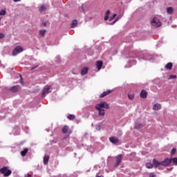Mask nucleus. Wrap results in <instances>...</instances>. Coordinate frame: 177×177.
I'll use <instances>...</instances> for the list:
<instances>
[{
  "label": "nucleus",
  "instance_id": "f257e3e1",
  "mask_svg": "<svg viewBox=\"0 0 177 177\" xmlns=\"http://www.w3.org/2000/svg\"><path fill=\"white\" fill-rule=\"evenodd\" d=\"M95 109L97 110L100 117H104V109L109 110V109H110V105L107 102L102 101L95 105Z\"/></svg>",
  "mask_w": 177,
  "mask_h": 177
},
{
  "label": "nucleus",
  "instance_id": "f03ea898",
  "mask_svg": "<svg viewBox=\"0 0 177 177\" xmlns=\"http://www.w3.org/2000/svg\"><path fill=\"white\" fill-rule=\"evenodd\" d=\"M151 24L153 26V27H161V21H160V19L158 17H153L151 21Z\"/></svg>",
  "mask_w": 177,
  "mask_h": 177
},
{
  "label": "nucleus",
  "instance_id": "7ed1b4c3",
  "mask_svg": "<svg viewBox=\"0 0 177 177\" xmlns=\"http://www.w3.org/2000/svg\"><path fill=\"white\" fill-rule=\"evenodd\" d=\"M117 17V14H114L112 17H110V19H109V21H110L109 24H111V26H113V24H115V23H117V21H118V20H120V19H121V17H122V16H121V15H119L117 17ZM113 19H115L113 21L111 22V21Z\"/></svg>",
  "mask_w": 177,
  "mask_h": 177
},
{
  "label": "nucleus",
  "instance_id": "20e7f679",
  "mask_svg": "<svg viewBox=\"0 0 177 177\" xmlns=\"http://www.w3.org/2000/svg\"><path fill=\"white\" fill-rule=\"evenodd\" d=\"M0 172L3 174V176H9L12 174V171L6 167L1 168Z\"/></svg>",
  "mask_w": 177,
  "mask_h": 177
},
{
  "label": "nucleus",
  "instance_id": "39448f33",
  "mask_svg": "<svg viewBox=\"0 0 177 177\" xmlns=\"http://www.w3.org/2000/svg\"><path fill=\"white\" fill-rule=\"evenodd\" d=\"M50 92H52V87H50V86H46L43 90L41 97H45V96L48 95V93H50Z\"/></svg>",
  "mask_w": 177,
  "mask_h": 177
},
{
  "label": "nucleus",
  "instance_id": "423d86ee",
  "mask_svg": "<svg viewBox=\"0 0 177 177\" xmlns=\"http://www.w3.org/2000/svg\"><path fill=\"white\" fill-rule=\"evenodd\" d=\"M24 49L23 47L18 46L12 50V56H17L19 53H21Z\"/></svg>",
  "mask_w": 177,
  "mask_h": 177
},
{
  "label": "nucleus",
  "instance_id": "0eeeda50",
  "mask_svg": "<svg viewBox=\"0 0 177 177\" xmlns=\"http://www.w3.org/2000/svg\"><path fill=\"white\" fill-rule=\"evenodd\" d=\"M171 160L170 159H165V160L160 162V165H162V167H168V165H169V164H171Z\"/></svg>",
  "mask_w": 177,
  "mask_h": 177
},
{
  "label": "nucleus",
  "instance_id": "6e6552de",
  "mask_svg": "<svg viewBox=\"0 0 177 177\" xmlns=\"http://www.w3.org/2000/svg\"><path fill=\"white\" fill-rule=\"evenodd\" d=\"M109 140L111 143H113V145H118V143H120V140L116 137H111Z\"/></svg>",
  "mask_w": 177,
  "mask_h": 177
},
{
  "label": "nucleus",
  "instance_id": "1a4fd4ad",
  "mask_svg": "<svg viewBox=\"0 0 177 177\" xmlns=\"http://www.w3.org/2000/svg\"><path fill=\"white\" fill-rule=\"evenodd\" d=\"M121 161H122V155H118L116 157L115 167H118L120 165V164L121 163Z\"/></svg>",
  "mask_w": 177,
  "mask_h": 177
},
{
  "label": "nucleus",
  "instance_id": "9d476101",
  "mask_svg": "<svg viewBox=\"0 0 177 177\" xmlns=\"http://www.w3.org/2000/svg\"><path fill=\"white\" fill-rule=\"evenodd\" d=\"M153 110H154L155 111H158V110H161V104L158 103L153 104Z\"/></svg>",
  "mask_w": 177,
  "mask_h": 177
},
{
  "label": "nucleus",
  "instance_id": "9b49d317",
  "mask_svg": "<svg viewBox=\"0 0 177 177\" xmlns=\"http://www.w3.org/2000/svg\"><path fill=\"white\" fill-rule=\"evenodd\" d=\"M81 9L84 13H86V12H88V10L89 9V6H88V4H82L81 6Z\"/></svg>",
  "mask_w": 177,
  "mask_h": 177
},
{
  "label": "nucleus",
  "instance_id": "f8f14e48",
  "mask_svg": "<svg viewBox=\"0 0 177 177\" xmlns=\"http://www.w3.org/2000/svg\"><path fill=\"white\" fill-rule=\"evenodd\" d=\"M102 66H103V62L97 61L96 63V67H97L98 71H100V70H102Z\"/></svg>",
  "mask_w": 177,
  "mask_h": 177
},
{
  "label": "nucleus",
  "instance_id": "ddd939ff",
  "mask_svg": "<svg viewBox=\"0 0 177 177\" xmlns=\"http://www.w3.org/2000/svg\"><path fill=\"white\" fill-rule=\"evenodd\" d=\"M140 97L142 99H146L147 97V91L142 90L140 94Z\"/></svg>",
  "mask_w": 177,
  "mask_h": 177
},
{
  "label": "nucleus",
  "instance_id": "4468645a",
  "mask_svg": "<svg viewBox=\"0 0 177 177\" xmlns=\"http://www.w3.org/2000/svg\"><path fill=\"white\" fill-rule=\"evenodd\" d=\"M111 92V90L104 91L102 94H100V97H101V98L105 97V96H107V95H110Z\"/></svg>",
  "mask_w": 177,
  "mask_h": 177
},
{
  "label": "nucleus",
  "instance_id": "2eb2a0df",
  "mask_svg": "<svg viewBox=\"0 0 177 177\" xmlns=\"http://www.w3.org/2000/svg\"><path fill=\"white\" fill-rule=\"evenodd\" d=\"M161 165V162H158V160L153 159V166L155 167V168H157V167H160Z\"/></svg>",
  "mask_w": 177,
  "mask_h": 177
},
{
  "label": "nucleus",
  "instance_id": "dca6fc26",
  "mask_svg": "<svg viewBox=\"0 0 177 177\" xmlns=\"http://www.w3.org/2000/svg\"><path fill=\"white\" fill-rule=\"evenodd\" d=\"M62 132H63V133H67V132L69 133H71V131H70V130L68 129V126H67V125H65V126L62 128Z\"/></svg>",
  "mask_w": 177,
  "mask_h": 177
},
{
  "label": "nucleus",
  "instance_id": "f3484780",
  "mask_svg": "<svg viewBox=\"0 0 177 177\" xmlns=\"http://www.w3.org/2000/svg\"><path fill=\"white\" fill-rule=\"evenodd\" d=\"M86 74H88V68L84 67L81 70V75H85Z\"/></svg>",
  "mask_w": 177,
  "mask_h": 177
},
{
  "label": "nucleus",
  "instance_id": "a211bd4d",
  "mask_svg": "<svg viewBox=\"0 0 177 177\" xmlns=\"http://www.w3.org/2000/svg\"><path fill=\"white\" fill-rule=\"evenodd\" d=\"M110 15V10H108L105 12V15L104 19L105 21L109 20V16Z\"/></svg>",
  "mask_w": 177,
  "mask_h": 177
},
{
  "label": "nucleus",
  "instance_id": "6ab92c4d",
  "mask_svg": "<svg viewBox=\"0 0 177 177\" xmlns=\"http://www.w3.org/2000/svg\"><path fill=\"white\" fill-rule=\"evenodd\" d=\"M172 66H173V64L171 62H169L166 64L165 66V68L167 70H172Z\"/></svg>",
  "mask_w": 177,
  "mask_h": 177
},
{
  "label": "nucleus",
  "instance_id": "aec40b11",
  "mask_svg": "<svg viewBox=\"0 0 177 177\" xmlns=\"http://www.w3.org/2000/svg\"><path fill=\"white\" fill-rule=\"evenodd\" d=\"M167 13H168V15H172V13H174V8L172 7H168L167 8Z\"/></svg>",
  "mask_w": 177,
  "mask_h": 177
},
{
  "label": "nucleus",
  "instance_id": "412c9836",
  "mask_svg": "<svg viewBox=\"0 0 177 177\" xmlns=\"http://www.w3.org/2000/svg\"><path fill=\"white\" fill-rule=\"evenodd\" d=\"M77 25H78V21L75 19L72 21L71 28H75V27H77Z\"/></svg>",
  "mask_w": 177,
  "mask_h": 177
},
{
  "label": "nucleus",
  "instance_id": "4be33fe9",
  "mask_svg": "<svg viewBox=\"0 0 177 177\" xmlns=\"http://www.w3.org/2000/svg\"><path fill=\"white\" fill-rule=\"evenodd\" d=\"M48 161H49V156H47V155L44 156V164L45 165H46V164H48Z\"/></svg>",
  "mask_w": 177,
  "mask_h": 177
},
{
  "label": "nucleus",
  "instance_id": "5701e85b",
  "mask_svg": "<svg viewBox=\"0 0 177 177\" xmlns=\"http://www.w3.org/2000/svg\"><path fill=\"white\" fill-rule=\"evenodd\" d=\"M19 91V86H14L11 88L12 92H17Z\"/></svg>",
  "mask_w": 177,
  "mask_h": 177
},
{
  "label": "nucleus",
  "instance_id": "b1692460",
  "mask_svg": "<svg viewBox=\"0 0 177 177\" xmlns=\"http://www.w3.org/2000/svg\"><path fill=\"white\" fill-rule=\"evenodd\" d=\"M28 151V149H25L24 151H21V154L22 157H24V156H26V154H27Z\"/></svg>",
  "mask_w": 177,
  "mask_h": 177
},
{
  "label": "nucleus",
  "instance_id": "393cba45",
  "mask_svg": "<svg viewBox=\"0 0 177 177\" xmlns=\"http://www.w3.org/2000/svg\"><path fill=\"white\" fill-rule=\"evenodd\" d=\"M45 32H46V30H39V35L41 37H44V35H45Z\"/></svg>",
  "mask_w": 177,
  "mask_h": 177
},
{
  "label": "nucleus",
  "instance_id": "a878e982",
  "mask_svg": "<svg viewBox=\"0 0 177 177\" xmlns=\"http://www.w3.org/2000/svg\"><path fill=\"white\" fill-rule=\"evenodd\" d=\"M46 9V8H45V6H39V10L40 12H45V10Z\"/></svg>",
  "mask_w": 177,
  "mask_h": 177
},
{
  "label": "nucleus",
  "instance_id": "bb28decb",
  "mask_svg": "<svg viewBox=\"0 0 177 177\" xmlns=\"http://www.w3.org/2000/svg\"><path fill=\"white\" fill-rule=\"evenodd\" d=\"M171 161H172L174 165H177V158H171Z\"/></svg>",
  "mask_w": 177,
  "mask_h": 177
},
{
  "label": "nucleus",
  "instance_id": "cd10ccee",
  "mask_svg": "<svg viewBox=\"0 0 177 177\" xmlns=\"http://www.w3.org/2000/svg\"><path fill=\"white\" fill-rule=\"evenodd\" d=\"M5 15H6V10H1L0 11V16H5Z\"/></svg>",
  "mask_w": 177,
  "mask_h": 177
},
{
  "label": "nucleus",
  "instance_id": "c85d7f7f",
  "mask_svg": "<svg viewBox=\"0 0 177 177\" xmlns=\"http://www.w3.org/2000/svg\"><path fill=\"white\" fill-rule=\"evenodd\" d=\"M68 120H73L74 118H75V116L74 115H68Z\"/></svg>",
  "mask_w": 177,
  "mask_h": 177
},
{
  "label": "nucleus",
  "instance_id": "c756f323",
  "mask_svg": "<svg viewBox=\"0 0 177 177\" xmlns=\"http://www.w3.org/2000/svg\"><path fill=\"white\" fill-rule=\"evenodd\" d=\"M175 78H176V75H171L169 76L168 80H174Z\"/></svg>",
  "mask_w": 177,
  "mask_h": 177
},
{
  "label": "nucleus",
  "instance_id": "7c9ffc66",
  "mask_svg": "<svg viewBox=\"0 0 177 177\" xmlns=\"http://www.w3.org/2000/svg\"><path fill=\"white\" fill-rule=\"evenodd\" d=\"M128 97L130 100H132L135 97V95L133 94H128Z\"/></svg>",
  "mask_w": 177,
  "mask_h": 177
},
{
  "label": "nucleus",
  "instance_id": "2f4dec72",
  "mask_svg": "<svg viewBox=\"0 0 177 177\" xmlns=\"http://www.w3.org/2000/svg\"><path fill=\"white\" fill-rule=\"evenodd\" d=\"M95 129H96L97 131H100V129H102V126H100V124H97V125L95 126Z\"/></svg>",
  "mask_w": 177,
  "mask_h": 177
},
{
  "label": "nucleus",
  "instance_id": "473e14b6",
  "mask_svg": "<svg viewBox=\"0 0 177 177\" xmlns=\"http://www.w3.org/2000/svg\"><path fill=\"white\" fill-rule=\"evenodd\" d=\"M146 167H147V168H149V169H151V168H152L153 166V164H151V163H147V164H146Z\"/></svg>",
  "mask_w": 177,
  "mask_h": 177
},
{
  "label": "nucleus",
  "instance_id": "72a5a7b5",
  "mask_svg": "<svg viewBox=\"0 0 177 177\" xmlns=\"http://www.w3.org/2000/svg\"><path fill=\"white\" fill-rule=\"evenodd\" d=\"M142 127H143L142 124H139V123H136L135 125V128H142Z\"/></svg>",
  "mask_w": 177,
  "mask_h": 177
},
{
  "label": "nucleus",
  "instance_id": "f704fd0d",
  "mask_svg": "<svg viewBox=\"0 0 177 177\" xmlns=\"http://www.w3.org/2000/svg\"><path fill=\"white\" fill-rule=\"evenodd\" d=\"M175 153H176V149L174 148V149H172L171 153L175 154Z\"/></svg>",
  "mask_w": 177,
  "mask_h": 177
},
{
  "label": "nucleus",
  "instance_id": "c9c22d12",
  "mask_svg": "<svg viewBox=\"0 0 177 177\" xmlns=\"http://www.w3.org/2000/svg\"><path fill=\"white\" fill-rule=\"evenodd\" d=\"M5 38V35H3V33H0V39H2Z\"/></svg>",
  "mask_w": 177,
  "mask_h": 177
},
{
  "label": "nucleus",
  "instance_id": "e433bc0d",
  "mask_svg": "<svg viewBox=\"0 0 177 177\" xmlns=\"http://www.w3.org/2000/svg\"><path fill=\"white\" fill-rule=\"evenodd\" d=\"M149 177H157L154 173H151Z\"/></svg>",
  "mask_w": 177,
  "mask_h": 177
},
{
  "label": "nucleus",
  "instance_id": "4c0bfd02",
  "mask_svg": "<svg viewBox=\"0 0 177 177\" xmlns=\"http://www.w3.org/2000/svg\"><path fill=\"white\" fill-rule=\"evenodd\" d=\"M20 78H21L20 84L21 85H24V83L23 82V80H21V75H20Z\"/></svg>",
  "mask_w": 177,
  "mask_h": 177
},
{
  "label": "nucleus",
  "instance_id": "58836bf2",
  "mask_svg": "<svg viewBox=\"0 0 177 177\" xmlns=\"http://www.w3.org/2000/svg\"><path fill=\"white\" fill-rule=\"evenodd\" d=\"M25 177H31V175H30V174H26V175H25Z\"/></svg>",
  "mask_w": 177,
  "mask_h": 177
},
{
  "label": "nucleus",
  "instance_id": "ea45409f",
  "mask_svg": "<svg viewBox=\"0 0 177 177\" xmlns=\"http://www.w3.org/2000/svg\"><path fill=\"white\" fill-rule=\"evenodd\" d=\"M21 0H14V2H20Z\"/></svg>",
  "mask_w": 177,
  "mask_h": 177
},
{
  "label": "nucleus",
  "instance_id": "a19ab883",
  "mask_svg": "<svg viewBox=\"0 0 177 177\" xmlns=\"http://www.w3.org/2000/svg\"><path fill=\"white\" fill-rule=\"evenodd\" d=\"M34 68H37V66L32 68L31 70H34Z\"/></svg>",
  "mask_w": 177,
  "mask_h": 177
},
{
  "label": "nucleus",
  "instance_id": "79ce46f5",
  "mask_svg": "<svg viewBox=\"0 0 177 177\" xmlns=\"http://www.w3.org/2000/svg\"><path fill=\"white\" fill-rule=\"evenodd\" d=\"M169 171H172V167L170 169H168Z\"/></svg>",
  "mask_w": 177,
  "mask_h": 177
},
{
  "label": "nucleus",
  "instance_id": "37998d69",
  "mask_svg": "<svg viewBox=\"0 0 177 177\" xmlns=\"http://www.w3.org/2000/svg\"><path fill=\"white\" fill-rule=\"evenodd\" d=\"M145 60H149V59L148 58H145Z\"/></svg>",
  "mask_w": 177,
  "mask_h": 177
},
{
  "label": "nucleus",
  "instance_id": "c03bdc74",
  "mask_svg": "<svg viewBox=\"0 0 177 177\" xmlns=\"http://www.w3.org/2000/svg\"><path fill=\"white\" fill-rule=\"evenodd\" d=\"M97 177H103V176H97Z\"/></svg>",
  "mask_w": 177,
  "mask_h": 177
}]
</instances>
